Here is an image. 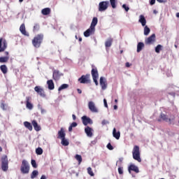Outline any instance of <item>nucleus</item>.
Returning <instances> with one entry per match:
<instances>
[{
  "label": "nucleus",
  "mask_w": 179,
  "mask_h": 179,
  "mask_svg": "<svg viewBox=\"0 0 179 179\" xmlns=\"http://www.w3.org/2000/svg\"><path fill=\"white\" fill-rule=\"evenodd\" d=\"M43 40H44V35L43 34H39L34 37L32 39V45L35 48H40L41 44L43 43Z\"/></svg>",
  "instance_id": "obj_1"
},
{
  "label": "nucleus",
  "mask_w": 179,
  "mask_h": 179,
  "mask_svg": "<svg viewBox=\"0 0 179 179\" xmlns=\"http://www.w3.org/2000/svg\"><path fill=\"white\" fill-rule=\"evenodd\" d=\"M160 119H158V122H161V121H164L165 122H169V125H174L176 117L172 116L171 118H169V116L164 113H161L159 116Z\"/></svg>",
  "instance_id": "obj_2"
},
{
  "label": "nucleus",
  "mask_w": 179,
  "mask_h": 179,
  "mask_svg": "<svg viewBox=\"0 0 179 179\" xmlns=\"http://www.w3.org/2000/svg\"><path fill=\"white\" fill-rule=\"evenodd\" d=\"M133 159L141 163L142 159H141V150L138 145H134L132 150Z\"/></svg>",
  "instance_id": "obj_3"
},
{
  "label": "nucleus",
  "mask_w": 179,
  "mask_h": 179,
  "mask_svg": "<svg viewBox=\"0 0 179 179\" xmlns=\"http://www.w3.org/2000/svg\"><path fill=\"white\" fill-rule=\"evenodd\" d=\"M20 171L22 174H29L30 171V165L26 159H23L20 166Z\"/></svg>",
  "instance_id": "obj_4"
},
{
  "label": "nucleus",
  "mask_w": 179,
  "mask_h": 179,
  "mask_svg": "<svg viewBox=\"0 0 179 179\" xmlns=\"http://www.w3.org/2000/svg\"><path fill=\"white\" fill-rule=\"evenodd\" d=\"M9 161H8V156L4 155L1 157V169L3 171H8L9 169Z\"/></svg>",
  "instance_id": "obj_5"
},
{
  "label": "nucleus",
  "mask_w": 179,
  "mask_h": 179,
  "mask_svg": "<svg viewBox=\"0 0 179 179\" xmlns=\"http://www.w3.org/2000/svg\"><path fill=\"white\" fill-rule=\"evenodd\" d=\"M109 5H110V2L108 1H101L99 3V11L104 12V10H107Z\"/></svg>",
  "instance_id": "obj_6"
},
{
  "label": "nucleus",
  "mask_w": 179,
  "mask_h": 179,
  "mask_svg": "<svg viewBox=\"0 0 179 179\" xmlns=\"http://www.w3.org/2000/svg\"><path fill=\"white\" fill-rule=\"evenodd\" d=\"M78 82L83 84L90 83V74L83 75L78 78Z\"/></svg>",
  "instance_id": "obj_7"
},
{
  "label": "nucleus",
  "mask_w": 179,
  "mask_h": 179,
  "mask_svg": "<svg viewBox=\"0 0 179 179\" xmlns=\"http://www.w3.org/2000/svg\"><path fill=\"white\" fill-rule=\"evenodd\" d=\"M8 48V43H6V40L3 38H0V52H3L5 50Z\"/></svg>",
  "instance_id": "obj_8"
},
{
  "label": "nucleus",
  "mask_w": 179,
  "mask_h": 179,
  "mask_svg": "<svg viewBox=\"0 0 179 179\" xmlns=\"http://www.w3.org/2000/svg\"><path fill=\"white\" fill-rule=\"evenodd\" d=\"M155 41H156V34H152L150 37L147 38L145 40V43L150 45V44H153Z\"/></svg>",
  "instance_id": "obj_9"
},
{
  "label": "nucleus",
  "mask_w": 179,
  "mask_h": 179,
  "mask_svg": "<svg viewBox=\"0 0 179 179\" xmlns=\"http://www.w3.org/2000/svg\"><path fill=\"white\" fill-rule=\"evenodd\" d=\"M34 90L41 96V97H45V92H44V89L41 88V87L36 86Z\"/></svg>",
  "instance_id": "obj_10"
},
{
  "label": "nucleus",
  "mask_w": 179,
  "mask_h": 179,
  "mask_svg": "<svg viewBox=\"0 0 179 179\" xmlns=\"http://www.w3.org/2000/svg\"><path fill=\"white\" fill-rule=\"evenodd\" d=\"M82 122L83 125H87L88 124H93V120H92V119H90V117H88L86 115H84L81 117Z\"/></svg>",
  "instance_id": "obj_11"
},
{
  "label": "nucleus",
  "mask_w": 179,
  "mask_h": 179,
  "mask_svg": "<svg viewBox=\"0 0 179 179\" xmlns=\"http://www.w3.org/2000/svg\"><path fill=\"white\" fill-rule=\"evenodd\" d=\"M88 108L92 111V113H99V110L93 101H90L88 103Z\"/></svg>",
  "instance_id": "obj_12"
},
{
  "label": "nucleus",
  "mask_w": 179,
  "mask_h": 179,
  "mask_svg": "<svg viewBox=\"0 0 179 179\" xmlns=\"http://www.w3.org/2000/svg\"><path fill=\"white\" fill-rule=\"evenodd\" d=\"M99 83L102 90H106V89H107V80H106V78L101 77L99 80Z\"/></svg>",
  "instance_id": "obj_13"
},
{
  "label": "nucleus",
  "mask_w": 179,
  "mask_h": 179,
  "mask_svg": "<svg viewBox=\"0 0 179 179\" xmlns=\"http://www.w3.org/2000/svg\"><path fill=\"white\" fill-rule=\"evenodd\" d=\"M128 171L129 173H131V171H134V173H139V168L136 166L135 164H131L128 167Z\"/></svg>",
  "instance_id": "obj_14"
},
{
  "label": "nucleus",
  "mask_w": 179,
  "mask_h": 179,
  "mask_svg": "<svg viewBox=\"0 0 179 179\" xmlns=\"http://www.w3.org/2000/svg\"><path fill=\"white\" fill-rule=\"evenodd\" d=\"M61 76H62V73H59V71H53L52 78L54 79V80H59Z\"/></svg>",
  "instance_id": "obj_15"
},
{
  "label": "nucleus",
  "mask_w": 179,
  "mask_h": 179,
  "mask_svg": "<svg viewBox=\"0 0 179 179\" xmlns=\"http://www.w3.org/2000/svg\"><path fill=\"white\" fill-rule=\"evenodd\" d=\"M94 31H96V29L90 27V28L84 32V36L85 37H90L92 34H94Z\"/></svg>",
  "instance_id": "obj_16"
},
{
  "label": "nucleus",
  "mask_w": 179,
  "mask_h": 179,
  "mask_svg": "<svg viewBox=\"0 0 179 179\" xmlns=\"http://www.w3.org/2000/svg\"><path fill=\"white\" fill-rule=\"evenodd\" d=\"M85 132L87 136H89V138H92V136H93V129H92L90 127L87 126L85 127Z\"/></svg>",
  "instance_id": "obj_17"
},
{
  "label": "nucleus",
  "mask_w": 179,
  "mask_h": 179,
  "mask_svg": "<svg viewBox=\"0 0 179 179\" xmlns=\"http://www.w3.org/2000/svg\"><path fill=\"white\" fill-rule=\"evenodd\" d=\"M20 31H21L22 34L23 36H26L27 37H29L30 36L29 33L26 31V26L24 24H22L20 27Z\"/></svg>",
  "instance_id": "obj_18"
},
{
  "label": "nucleus",
  "mask_w": 179,
  "mask_h": 179,
  "mask_svg": "<svg viewBox=\"0 0 179 179\" xmlns=\"http://www.w3.org/2000/svg\"><path fill=\"white\" fill-rule=\"evenodd\" d=\"M30 100H31V97L27 96L26 97V107L28 108V110H33V105L30 102Z\"/></svg>",
  "instance_id": "obj_19"
},
{
  "label": "nucleus",
  "mask_w": 179,
  "mask_h": 179,
  "mask_svg": "<svg viewBox=\"0 0 179 179\" xmlns=\"http://www.w3.org/2000/svg\"><path fill=\"white\" fill-rule=\"evenodd\" d=\"M31 124H32L35 131H36V132H38V131H41V127L40 125H38V123H37V121L32 120Z\"/></svg>",
  "instance_id": "obj_20"
},
{
  "label": "nucleus",
  "mask_w": 179,
  "mask_h": 179,
  "mask_svg": "<svg viewBox=\"0 0 179 179\" xmlns=\"http://www.w3.org/2000/svg\"><path fill=\"white\" fill-rule=\"evenodd\" d=\"M98 22H99V20L97 19V17H94L92 19V21L91 22V25L90 27H91V29H94V30H96V26H97Z\"/></svg>",
  "instance_id": "obj_21"
},
{
  "label": "nucleus",
  "mask_w": 179,
  "mask_h": 179,
  "mask_svg": "<svg viewBox=\"0 0 179 179\" xmlns=\"http://www.w3.org/2000/svg\"><path fill=\"white\" fill-rule=\"evenodd\" d=\"M47 85L49 90H54L55 85H54V81L52 80H48L47 81Z\"/></svg>",
  "instance_id": "obj_22"
},
{
  "label": "nucleus",
  "mask_w": 179,
  "mask_h": 179,
  "mask_svg": "<svg viewBox=\"0 0 179 179\" xmlns=\"http://www.w3.org/2000/svg\"><path fill=\"white\" fill-rule=\"evenodd\" d=\"M91 75L93 78H99V71H97V68L94 67L91 71Z\"/></svg>",
  "instance_id": "obj_23"
},
{
  "label": "nucleus",
  "mask_w": 179,
  "mask_h": 179,
  "mask_svg": "<svg viewBox=\"0 0 179 179\" xmlns=\"http://www.w3.org/2000/svg\"><path fill=\"white\" fill-rule=\"evenodd\" d=\"M58 139H64L65 138V131L64 128H61L60 131H58Z\"/></svg>",
  "instance_id": "obj_24"
},
{
  "label": "nucleus",
  "mask_w": 179,
  "mask_h": 179,
  "mask_svg": "<svg viewBox=\"0 0 179 179\" xmlns=\"http://www.w3.org/2000/svg\"><path fill=\"white\" fill-rule=\"evenodd\" d=\"M139 23L141 24L143 27L146 26V18L143 15H141L138 20Z\"/></svg>",
  "instance_id": "obj_25"
},
{
  "label": "nucleus",
  "mask_w": 179,
  "mask_h": 179,
  "mask_svg": "<svg viewBox=\"0 0 179 179\" xmlns=\"http://www.w3.org/2000/svg\"><path fill=\"white\" fill-rule=\"evenodd\" d=\"M113 138H115V139H120L121 136V132L117 131V129L114 128L113 130Z\"/></svg>",
  "instance_id": "obj_26"
},
{
  "label": "nucleus",
  "mask_w": 179,
  "mask_h": 179,
  "mask_svg": "<svg viewBox=\"0 0 179 179\" xmlns=\"http://www.w3.org/2000/svg\"><path fill=\"white\" fill-rule=\"evenodd\" d=\"M41 13L44 16H47L48 15H50V13H51V8H43L41 10Z\"/></svg>",
  "instance_id": "obj_27"
},
{
  "label": "nucleus",
  "mask_w": 179,
  "mask_h": 179,
  "mask_svg": "<svg viewBox=\"0 0 179 179\" xmlns=\"http://www.w3.org/2000/svg\"><path fill=\"white\" fill-rule=\"evenodd\" d=\"M113 39L112 38H108L107 41L105 42V47L106 48L111 47V45H113Z\"/></svg>",
  "instance_id": "obj_28"
},
{
  "label": "nucleus",
  "mask_w": 179,
  "mask_h": 179,
  "mask_svg": "<svg viewBox=\"0 0 179 179\" xmlns=\"http://www.w3.org/2000/svg\"><path fill=\"white\" fill-rule=\"evenodd\" d=\"M24 126L25 128L29 129V131H33V126L31 125V123L29 122H24Z\"/></svg>",
  "instance_id": "obj_29"
},
{
  "label": "nucleus",
  "mask_w": 179,
  "mask_h": 179,
  "mask_svg": "<svg viewBox=\"0 0 179 179\" xmlns=\"http://www.w3.org/2000/svg\"><path fill=\"white\" fill-rule=\"evenodd\" d=\"M145 48V44L142 42H140L137 45V52H141V50H143Z\"/></svg>",
  "instance_id": "obj_30"
},
{
  "label": "nucleus",
  "mask_w": 179,
  "mask_h": 179,
  "mask_svg": "<svg viewBox=\"0 0 179 179\" xmlns=\"http://www.w3.org/2000/svg\"><path fill=\"white\" fill-rule=\"evenodd\" d=\"M0 69L1 71V72L5 75L6 73H8V67L6 66V65L3 64L1 65L0 66Z\"/></svg>",
  "instance_id": "obj_31"
},
{
  "label": "nucleus",
  "mask_w": 179,
  "mask_h": 179,
  "mask_svg": "<svg viewBox=\"0 0 179 179\" xmlns=\"http://www.w3.org/2000/svg\"><path fill=\"white\" fill-rule=\"evenodd\" d=\"M9 61V56H6V57H0V63L3 64L5 62H8Z\"/></svg>",
  "instance_id": "obj_32"
},
{
  "label": "nucleus",
  "mask_w": 179,
  "mask_h": 179,
  "mask_svg": "<svg viewBox=\"0 0 179 179\" xmlns=\"http://www.w3.org/2000/svg\"><path fill=\"white\" fill-rule=\"evenodd\" d=\"M37 176H38V171L34 170L31 173V179L36 178V177H37Z\"/></svg>",
  "instance_id": "obj_33"
},
{
  "label": "nucleus",
  "mask_w": 179,
  "mask_h": 179,
  "mask_svg": "<svg viewBox=\"0 0 179 179\" xmlns=\"http://www.w3.org/2000/svg\"><path fill=\"white\" fill-rule=\"evenodd\" d=\"M69 87V85L68 84H63L59 88L58 91L61 92V90H64V89H68Z\"/></svg>",
  "instance_id": "obj_34"
},
{
  "label": "nucleus",
  "mask_w": 179,
  "mask_h": 179,
  "mask_svg": "<svg viewBox=\"0 0 179 179\" xmlns=\"http://www.w3.org/2000/svg\"><path fill=\"white\" fill-rule=\"evenodd\" d=\"M149 33H150V28L145 26L144 27V36H149Z\"/></svg>",
  "instance_id": "obj_35"
},
{
  "label": "nucleus",
  "mask_w": 179,
  "mask_h": 179,
  "mask_svg": "<svg viewBox=\"0 0 179 179\" xmlns=\"http://www.w3.org/2000/svg\"><path fill=\"white\" fill-rule=\"evenodd\" d=\"M110 3L113 9H115V8H117V0H110Z\"/></svg>",
  "instance_id": "obj_36"
},
{
  "label": "nucleus",
  "mask_w": 179,
  "mask_h": 179,
  "mask_svg": "<svg viewBox=\"0 0 179 179\" xmlns=\"http://www.w3.org/2000/svg\"><path fill=\"white\" fill-rule=\"evenodd\" d=\"M62 145L63 146H68L69 145V141H68V140L64 137V138H62Z\"/></svg>",
  "instance_id": "obj_37"
},
{
  "label": "nucleus",
  "mask_w": 179,
  "mask_h": 179,
  "mask_svg": "<svg viewBox=\"0 0 179 179\" xmlns=\"http://www.w3.org/2000/svg\"><path fill=\"white\" fill-rule=\"evenodd\" d=\"M162 48H163V46L162 45H157V47L155 48V52H157V54H159L160 51H162Z\"/></svg>",
  "instance_id": "obj_38"
},
{
  "label": "nucleus",
  "mask_w": 179,
  "mask_h": 179,
  "mask_svg": "<svg viewBox=\"0 0 179 179\" xmlns=\"http://www.w3.org/2000/svg\"><path fill=\"white\" fill-rule=\"evenodd\" d=\"M75 159H77V161L78 162V164H80V163H82V155H76Z\"/></svg>",
  "instance_id": "obj_39"
},
{
  "label": "nucleus",
  "mask_w": 179,
  "mask_h": 179,
  "mask_svg": "<svg viewBox=\"0 0 179 179\" xmlns=\"http://www.w3.org/2000/svg\"><path fill=\"white\" fill-rule=\"evenodd\" d=\"M40 30V24H35L33 28V31L36 33V31H38Z\"/></svg>",
  "instance_id": "obj_40"
},
{
  "label": "nucleus",
  "mask_w": 179,
  "mask_h": 179,
  "mask_svg": "<svg viewBox=\"0 0 179 179\" xmlns=\"http://www.w3.org/2000/svg\"><path fill=\"white\" fill-rule=\"evenodd\" d=\"M87 173L90 174V176H91V177H94V173H93V170L91 167L87 168Z\"/></svg>",
  "instance_id": "obj_41"
},
{
  "label": "nucleus",
  "mask_w": 179,
  "mask_h": 179,
  "mask_svg": "<svg viewBox=\"0 0 179 179\" xmlns=\"http://www.w3.org/2000/svg\"><path fill=\"white\" fill-rule=\"evenodd\" d=\"M1 108H2L3 110H8V105H6L4 102H2L1 103Z\"/></svg>",
  "instance_id": "obj_42"
},
{
  "label": "nucleus",
  "mask_w": 179,
  "mask_h": 179,
  "mask_svg": "<svg viewBox=\"0 0 179 179\" xmlns=\"http://www.w3.org/2000/svg\"><path fill=\"white\" fill-rule=\"evenodd\" d=\"M36 155H41L43 153V148H38L36 149Z\"/></svg>",
  "instance_id": "obj_43"
},
{
  "label": "nucleus",
  "mask_w": 179,
  "mask_h": 179,
  "mask_svg": "<svg viewBox=\"0 0 179 179\" xmlns=\"http://www.w3.org/2000/svg\"><path fill=\"white\" fill-rule=\"evenodd\" d=\"M31 164L34 169H37V163L36 162V160L31 159Z\"/></svg>",
  "instance_id": "obj_44"
},
{
  "label": "nucleus",
  "mask_w": 179,
  "mask_h": 179,
  "mask_svg": "<svg viewBox=\"0 0 179 179\" xmlns=\"http://www.w3.org/2000/svg\"><path fill=\"white\" fill-rule=\"evenodd\" d=\"M118 173H119V174H120V175L124 174V168L120 166V167L118 168Z\"/></svg>",
  "instance_id": "obj_45"
},
{
  "label": "nucleus",
  "mask_w": 179,
  "mask_h": 179,
  "mask_svg": "<svg viewBox=\"0 0 179 179\" xmlns=\"http://www.w3.org/2000/svg\"><path fill=\"white\" fill-rule=\"evenodd\" d=\"M106 148L109 150H113L114 149V147H113V145H111V143H108Z\"/></svg>",
  "instance_id": "obj_46"
},
{
  "label": "nucleus",
  "mask_w": 179,
  "mask_h": 179,
  "mask_svg": "<svg viewBox=\"0 0 179 179\" xmlns=\"http://www.w3.org/2000/svg\"><path fill=\"white\" fill-rule=\"evenodd\" d=\"M122 8L124 10H126V12H128V10H129V7L127 6V4H123Z\"/></svg>",
  "instance_id": "obj_47"
},
{
  "label": "nucleus",
  "mask_w": 179,
  "mask_h": 179,
  "mask_svg": "<svg viewBox=\"0 0 179 179\" xmlns=\"http://www.w3.org/2000/svg\"><path fill=\"white\" fill-rule=\"evenodd\" d=\"M92 79H93L96 86H99V81H97V79H99V78H93Z\"/></svg>",
  "instance_id": "obj_48"
},
{
  "label": "nucleus",
  "mask_w": 179,
  "mask_h": 179,
  "mask_svg": "<svg viewBox=\"0 0 179 179\" xmlns=\"http://www.w3.org/2000/svg\"><path fill=\"white\" fill-rule=\"evenodd\" d=\"M70 126L73 128H75L78 127V123H76V122H73Z\"/></svg>",
  "instance_id": "obj_49"
},
{
  "label": "nucleus",
  "mask_w": 179,
  "mask_h": 179,
  "mask_svg": "<svg viewBox=\"0 0 179 179\" xmlns=\"http://www.w3.org/2000/svg\"><path fill=\"white\" fill-rule=\"evenodd\" d=\"M101 124H102V125H107V124H108V121L103 120H102Z\"/></svg>",
  "instance_id": "obj_50"
},
{
  "label": "nucleus",
  "mask_w": 179,
  "mask_h": 179,
  "mask_svg": "<svg viewBox=\"0 0 179 179\" xmlns=\"http://www.w3.org/2000/svg\"><path fill=\"white\" fill-rule=\"evenodd\" d=\"M103 103L106 108H108V105L107 104V100L106 99H103Z\"/></svg>",
  "instance_id": "obj_51"
},
{
  "label": "nucleus",
  "mask_w": 179,
  "mask_h": 179,
  "mask_svg": "<svg viewBox=\"0 0 179 179\" xmlns=\"http://www.w3.org/2000/svg\"><path fill=\"white\" fill-rule=\"evenodd\" d=\"M159 3H166L167 0H157Z\"/></svg>",
  "instance_id": "obj_52"
},
{
  "label": "nucleus",
  "mask_w": 179,
  "mask_h": 179,
  "mask_svg": "<svg viewBox=\"0 0 179 179\" xmlns=\"http://www.w3.org/2000/svg\"><path fill=\"white\" fill-rule=\"evenodd\" d=\"M155 3H156V0H150V5H155Z\"/></svg>",
  "instance_id": "obj_53"
},
{
  "label": "nucleus",
  "mask_w": 179,
  "mask_h": 179,
  "mask_svg": "<svg viewBox=\"0 0 179 179\" xmlns=\"http://www.w3.org/2000/svg\"><path fill=\"white\" fill-rule=\"evenodd\" d=\"M168 94L173 96V97H176V92H169Z\"/></svg>",
  "instance_id": "obj_54"
},
{
  "label": "nucleus",
  "mask_w": 179,
  "mask_h": 179,
  "mask_svg": "<svg viewBox=\"0 0 179 179\" xmlns=\"http://www.w3.org/2000/svg\"><path fill=\"white\" fill-rule=\"evenodd\" d=\"M77 92L79 94H82V90L80 89H77Z\"/></svg>",
  "instance_id": "obj_55"
},
{
  "label": "nucleus",
  "mask_w": 179,
  "mask_h": 179,
  "mask_svg": "<svg viewBox=\"0 0 179 179\" xmlns=\"http://www.w3.org/2000/svg\"><path fill=\"white\" fill-rule=\"evenodd\" d=\"M72 117H73V121H76V115H72Z\"/></svg>",
  "instance_id": "obj_56"
},
{
  "label": "nucleus",
  "mask_w": 179,
  "mask_h": 179,
  "mask_svg": "<svg viewBox=\"0 0 179 179\" xmlns=\"http://www.w3.org/2000/svg\"><path fill=\"white\" fill-rule=\"evenodd\" d=\"M41 179H47V177H46L45 175H43V176L41 177Z\"/></svg>",
  "instance_id": "obj_57"
},
{
  "label": "nucleus",
  "mask_w": 179,
  "mask_h": 179,
  "mask_svg": "<svg viewBox=\"0 0 179 179\" xmlns=\"http://www.w3.org/2000/svg\"><path fill=\"white\" fill-rule=\"evenodd\" d=\"M73 127H71V126H69V132H72V129H73Z\"/></svg>",
  "instance_id": "obj_58"
},
{
  "label": "nucleus",
  "mask_w": 179,
  "mask_h": 179,
  "mask_svg": "<svg viewBox=\"0 0 179 179\" xmlns=\"http://www.w3.org/2000/svg\"><path fill=\"white\" fill-rule=\"evenodd\" d=\"M4 54L6 55V57H8V55H9V52L6 51Z\"/></svg>",
  "instance_id": "obj_59"
},
{
  "label": "nucleus",
  "mask_w": 179,
  "mask_h": 179,
  "mask_svg": "<svg viewBox=\"0 0 179 179\" xmlns=\"http://www.w3.org/2000/svg\"><path fill=\"white\" fill-rule=\"evenodd\" d=\"M113 108H114V110H117V108H118V106H117V105H115V106H113Z\"/></svg>",
  "instance_id": "obj_60"
},
{
  "label": "nucleus",
  "mask_w": 179,
  "mask_h": 179,
  "mask_svg": "<svg viewBox=\"0 0 179 179\" xmlns=\"http://www.w3.org/2000/svg\"><path fill=\"white\" fill-rule=\"evenodd\" d=\"M126 66H127V68H129V62L126 63Z\"/></svg>",
  "instance_id": "obj_61"
},
{
  "label": "nucleus",
  "mask_w": 179,
  "mask_h": 179,
  "mask_svg": "<svg viewBox=\"0 0 179 179\" xmlns=\"http://www.w3.org/2000/svg\"><path fill=\"white\" fill-rule=\"evenodd\" d=\"M41 113L43 114V113H45V110L44 109H41Z\"/></svg>",
  "instance_id": "obj_62"
},
{
  "label": "nucleus",
  "mask_w": 179,
  "mask_h": 179,
  "mask_svg": "<svg viewBox=\"0 0 179 179\" xmlns=\"http://www.w3.org/2000/svg\"><path fill=\"white\" fill-rule=\"evenodd\" d=\"M176 17H179V13H176Z\"/></svg>",
  "instance_id": "obj_63"
},
{
  "label": "nucleus",
  "mask_w": 179,
  "mask_h": 179,
  "mask_svg": "<svg viewBox=\"0 0 179 179\" xmlns=\"http://www.w3.org/2000/svg\"><path fill=\"white\" fill-rule=\"evenodd\" d=\"M78 41H82V38L81 37L79 38Z\"/></svg>",
  "instance_id": "obj_64"
}]
</instances>
